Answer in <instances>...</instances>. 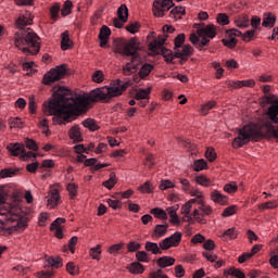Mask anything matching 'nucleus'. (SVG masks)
Wrapping results in <instances>:
<instances>
[{
  "label": "nucleus",
  "instance_id": "1",
  "mask_svg": "<svg viewBox=\"0 0 278 278\" xmlns=\"http://www.w3.org/2000/svg\"><path fill=\"white\" fill-rule=\"evenodd\" d=\"M129 88L128 83L115 80L110 87H102L92 90L88 96H73L66 87L56 86L53 88L52 99L42 104V112L46 116H54L53 123L66 125L73 121V112H86L91 103L98 101H110L113 97H121Z\"/></svg>",
  "mask_w": 278,
  "mask_h": 278
},
{
  "label": "nucleus",
  "instance_id": "2",
  "mask_svg": "<svg viewBox=\"0 0 278 278\" xmlns=\"http://www.w3.org/2000/svg\"><path fill=\"white\" fill-rule=\"evenodd\" d=\"M267 103L270 106L267 111L268 119H266L261 129L255 126L247 125L239 130V136L232 141L233 149H240L251 142H257L264 138V136H269L270 138H278V99L275 96H266Z\"/></svg>",
  "mask_w": 278,
  "mask_h": 278
},
{
  "label": "nucleus",
  "instance_id": "3",
  "mask_svg": "<svg viewBox=\"0 0 278 278\" xmlns=\"http://www.w3.org/2000/svg\"><path fill=\"white\" fill-rule=\"evenodd\" d=\"M31 13L26 12L21 14L15 21L17 29H20L14 35V45L20 51L25 55H36L40 51V37L31 29L26 28L27 25H31Z\"/></svg>",
  "mask_w": 278,
  "mask_h": 278
},
{
  "label": "nucleus",
  "instance_id": "4",
  "mask_svg": "<svg viewBox=\"0 0 278 278\" xmlns=\"http://www.w3.org/2000/svg\"><path fill=\"white\" fill-rule=\"evenodd\" d=\"M3 186H0V231H18L25 229L27 223L18 220V207L10 203H5V193Z\"/></svg>",
  "mask_w": 278,
  "mask_h": 278
},
{
  "label": "nucleus",
  "instance_id": "5",
  "mask_svg": "<svg viewBox=\"0 0 278 278\" xmlns=\"http://www.w3.org/2000/svg\"><path fill=\"white\" fill-rule=\"evenodd\" d=\"M117 53L130 58V62H127L123 66V75L129 76L138 72V66L142 64V56L138 53L140 51V45L136 39L125 40L119 39L116 41Z\"/></svg>",
  "mask_w": 278,
  "mask_h": 278
},
{
  "label": "nucleus",
  "instance_id": "6",
  "mask_svg": "<svg viewBox=\"0 0 278 278\" xmlns=\"http://www.w3.org/2000/svg\"><path fill=\"white\" fill-rule=\"evenodd\" d=\"M194 28L198 35L194 33L191 34L189 40L199 51H203V47L210 45V38H216V26H214V24L207 26H205V24H194Z\"/></svg>",
  "mask_w": 278,
  "mask_h": 278
},
{
  "label": "nucleus",
  "instance_id": "7",
  "mask_svg": "<svg viewBox=\"0 0 278 278\" xmlns=\"http://www.w3.org/2000/svg\"><path fill=\"white\" fill-rule=\"evenodd\" d=\"M181 236V232L176 231L170 237L163 239L159 245L155 242L148 241L146 243V251L152 253L153 255H162V251H168V249H172V247H179Z\"/></svg>",
  "mask_w": 278,
  "mask_h": 278
},
{
  "label": "nucleus",
  "instance_id": "8",
  "mask_svg": "<svg viewBox=\"0 0 278 278\" xmlns=\"http://www.w3.org/2000/svg\"><path fill=\"white\" fill-rule=\"evenodd\" d=\"M255 29L247 30L243 35L242 31L238 30L237 28H231L226 31L227 38L223 39L222 42L224 47H228V49H235L236 45H238V39L240 36L244 42H251L253 38H255Z\"/></svg>",
  "mask_w": 278,
  "mask_h": 278
},
{
  "label": "nucleus",
  "instance_id": "9",
  "mask_svg": "<svg viewBox=\"0 0 278 278\" xmlns=\"http://www.w3.org/2000/svg\"><path fill=\"white\" fill-rule=\"evenodd\" d=\"M7 149L14 157H18V155H21L20 157L23 162H29V160L34 162L36 157H38V154L34 152H26L25 144L23 143H10Z\"/></svg>",
  "mask_w": 278,
  "mask_h": 278
},
{
  "label": "nucleus",
  "instance_id": "10",
  "mask_svg": "<svg viewBox=\"0 0 278 278\" xmlns=\"http://www.w3.org/2000/svg\"><path fill=\"white\" fill-rule=\"evenodd\" d=\"M66 75V67L64 65L56 66L51 68L48 73L43 75L42 84L45 86H51L55 81H60Z\"/></svg>",
  "mask_w": 278,
  "mask_h": 278
},
{
  "label": "nucleus",
  "instance_id": "11",
  "mask_svg": "<svg viewBox=\"0 0 278 278\" xmlns=\"http://www.w3.org/2000/svg\"><path fill=\"white\" fill-rule=\"evenodd\" d=\"M166 42V36H159L157 39H154L149 43V51L151 53H154L155 55H160L162 53L163 55H173V52L170 50L164 49V43Z\"/></svg>",
  "mask_w": 278,
  "mask_h": 278
},
{
  "label": "nucleus",
  "instance_id": "12",
  "mask_svg": "<svg viewBox=\"0 0 278 278\" xmlns=\"http://www.w3.org/2000/svg\"><path fill=\"white\" fill-rule=\"evenodd\" d=\"M175 5L173 3V0H156L153 3V12L154 16H159V18H162L164 16V12H168Z\"/></svg>",
  "mask_w": 278,
  "mask_h": 278
},
{
  "label": "nucleus",
  "instance_id": "13",
  "mask_svg": "<svg viewBox=\"0 0 278 278\" xmlns=\"http://www.w3.org/2000/svg\"><path fill=\"white\" fill-rule=\"evenodd\" d=\"M193 51L194 49H192V46L187 43L185 46H181L180 48H176L175 55L186 62V60H188L190 55H192Z\"/></svg>",
  "mask_w": 278,
  "mask_h": 278
},
{
  "label": "nucleus",
  "instance_id": "14",
  "mask_svg": "<svg viewBox=\"0 0 278 278\" xmlns=\"http://www.w3.org/2000/svg\"><path fill=\"white\" fill-rule=\"evenodd\" d=\"M255 86V80L253 79H248V80H237V81H229L228 83V88H253Z\"/></svg>",
  "mask_w": 278,
  "mask_h": 278
},
{
  "label": "nucleus",
  "instance_id": "15",
  "mask_svg": "<svg viewBox=\"0 0 278 278\" xmlns=\"http://www.w3.org/2000/svg\"><path fill=\"white\" fill-rule=\"evenodd\" d=\"M68 136H70L71 140H73L75 142H84V137L81 136V128H79L78 125H74L70 129Z\"/></svg>",
  "mask_w": 278,
  "mask_h": 278
},
{
  "label": "nucleus",
  "instance_id": "16",
  "mask_svg": "<svg viewBox=\"0 0 278 278\" xmlns=\"http://www.w3.org/2000/svg\"><path fill=\"white\" fill-rule=\"evenodd\" d=\"M211 201L219 205H227V195L220 193L218 190H213L211 192Z\"/></svg>",
  "mask_w": 278,
  "mask_h": 278
},
{
  "label": "nucleus",
  "instance_id": "17",
  "mask_svg": "<svg viewBox=\"0 0 278 278\" xmlns=\"http://www.w3.org/2000/svg\"><path fill=\"white\" fill-rule=\"evenodd\" d=\"M275 23H277V16L275 14L265 13L263 15V22H262L263 27L273 28V27H275Z\"/></svg>",
  "mask_w": 278,
  "mask_h": 278
},
{
  "label": "nucleus",
  "instance_id": "18",
  "mask_svg": "<svg viewBox=\"0 0 278 278\" xmlns=\"http://www.w3.org/2000/svg\"><path fill=\"white\" fill-rule=\"evenodd\" d=\"M58 203H60V191L58 189H52L49 193L48 205L58 207Z\"/></svg>",
  "mask_w": 278,
  "mask_h": 278
},
{
  "label": "nucleus",
  "instance_id": "19",
  "mask_svg": "<svg viewBox=\"0 0 278 278\" xmlns=\"http://www.w3.org/2000/svg\"><path fill=\"white\" fill-rule=\"evenodd\" d=\"M168 232V224L156 225L154 228V232L152 233V238L159 239L164 238Z\"/></svg>",
  "mask_w": 278,
  "mask_h": 278
},
{
  "label": "nucleus",
  "instance_id": "20",
  "mask_svg": "<svg viewBox=\"0 0 278 278\" xmlns=\"http://www.w3.org/2000/svg\"><path fill=\"white\" fill-rule=\"evenodd\" d=\"M127 270H129L131 275H142V273H144V265L140 264V262H134L127 266Z\"/></svg>",
  "mask_w": 278,
  "mask_h": 278
},
{
  "label": "nucleus",
  "instance_id": "21",
  "mask_svg": "<svg viewBox=\"0 0 278 278\" xmlns=\"http://www.w3.org/2000/svg\"><path fill=\"white\" fill-rule=\"evenodd\" d=\"M224 277H237V278H247L242 270L237 269L236 267H230L229 269L224 270Z\"/></svg>",
  "mask_w": 278,
  "mask_h": 278
},
{
  "label": "nucleus",
  "instance_id": "22",
  "mask_svg": "<svg viewBox=\"0 0 278 278\" xmlns=\"http://www.w3.org/2000/svg\"><path fill=\"white\" fill-rule=\"evenodd\" d=\"M156 264L160 268H168V266H173L175 264V258L170 256H162L156 261Z\"/></svg>",
  "mask_w": 278,
  "mask_h": 278
},
{
  "label": "nucleus",
  "instance_id": "23",
  "mask_svg": "<svg viewBox=\"0 0 278 278\" xmlns=\"http://www.w3.org/2000/svg\"><path fill=\"white\" fill-rule=\"evenodd\" d=\"M151 71H153V65L150 63H144L139 70L140 79H146V77H149V75H151Z\"/></svg>",
  "mask_w": 278,
  "mask_h": 278
},
{
  "label": "nucleus",
  "instance_id": "24",
  "mask_svg": "<svg viewBox=\"0 0 278 278\" xmlns=\"http://www.w3.org/2000/svg\"><path fill=\"white\" fill-rule=\"evenodd\" d=\"M61 49L63 51H68L73 47V41H71V38L68 37L67 33H63L61 36Z\"/></svg>",
  "mask_w": 278,
  "mask_h": 278
},
{
  "label": "nucleus",
  "instance_id": "25",
  "mask_svg": "<svg viewBox=\"0 0 278 278\" xmlns=\"http://www.w3.org/2000/svg\"><path fill=\"white\" fill-rule=\"evenodd\" d=\"M117 16L121 18V21H128L129 18V9H127V5L122 4L117 9Z\"/></svg>",
  "mask_w": 278,
  "mask_h": 278
},
{
  "label": "nucleus",
  "instance_id": "26",
  "mask_svg": "<svg viewBox=\"0 0 278 278\" xmlns=\"http://www.w3.org/2000/svg\"><path fill=\"white\" fill-rule=\"evenodd\" d=\"M167 214L170 216V223L173 225H179V216L177 215V207L170 206L167 207Z\"/></svg>",
  "mask_w": 278,
  "mask_h": 278
},
{
  "label": "nucleus",
  "instance_id": "27",
  "mask_svg": "<svg viewBox=\"0 0 278 278\" xmlns=\"http://www.w3.org/2000/svg\"><path fill=\"white\" fill-rule=\"evenodd\" d=\"M149 94H151V88H148V89H139V90H137V92H136L135 99H136L137 101H140V100H148V99H149Z\"/></svg>",
  "mask_w": 278,
  "mask_h": 278
},
{
  "label": "nucleus",
  "instance_id": "28",
  "mask_svg": "<svg viewBox=\"0 0 278 278\" xmlns=\"http://www.w3.org/2000/svg\"><path fill=\"white\" fill-rule=\"evenodd\" d=\"M47 264L45 265L46 268L47 266H50L51 268H61L62 266V260L60 257H49L47 261Z\"/></svg>",
  "mask_w": 278,
  "mask_h": 278
},
{
  "label": "nucleus",
  "instance_id": "29",
  "mask_svg": "<svg viewBox=\"0 0 278 278\" xmlns=\"http://www.w3.org/2000/svg\"><path fill=\"white\" fill-rule=\"evenodd\" d=\"M83 125L87 129H89V131H97V129H99V125L97 124V121H94L93 118H87L83 121Z\"/></svg>",
  "mask_w": 278,
  "mask_h": 278
},
{
  "label": "nucleus",
  "instance_id": "30",
  "mask_svg": "<svg viewBox=\"0 0 278 278\" xmlns=\"http://www.w3.org/2000/svg\"><path fill=\"white\" fill-rule=\"evenodd\" d=\"M151 214H153L155 218H160L161 220H166L168 218V214H166V211L160 207L152 208Z\"/></svg>",
  "mask_w": 278,
  "mask_h": 278
},
{
  "label": "nucleus",
  "instance_id": "31",
  "mask_svg": "<svg viewBox=\"0 0 278 278\" xmlns=\"http://www.w3.org/2000/svg\"><path fill=\"white\" fill-rule=\"evenodd\" d=\"M224 240H236L238 238V231L236 227L227 229L223 235Z\"/></svg>",
  "mask_w": 278,
  "mask_h": 278
},
{
  "label": "nucleus",
  "instance_id": "32",
  "mask_svg": "<svg viewBox=\"0 0 278 278\" xmlns=\"http://www.w3.org/2000/svg\"><path fill=\"white\" fill-rule=\"evenodd\" d=\"M110 36H112V30L106 25H103L100 29L99 39L100 40H104V39L110 40Z\"/></svg>",
  "mask_w": 278,
  "mask_h": 278
},
{
  "label": "nucleus",
  "instance_id": "33",
  "mask_svg": "<svg viewBox=\"0 0 278 278\" xmlns=\"http://www.w3.org/2000/svg\"><path fill=\"white\" fill-rule=\"evenodd\" d=\"M235 23H236V26L239 27V29H247L251 25L249 17H240L239 20H236Z\"/></svg>",
  "mask_w": 278,
  "mask_h": 278
},
{
  "label": "nucleus",
  "instance_id": "34",
  "mask_svg": "<svg viewBox=\"0 0 278 278\" xmlns=\"http://www.w3.org/2000/svg\"><path fill=\"white\" fill-rule=\"evenodd\" d=\"M198 205H200L199 210L202 211V216H210L214 212L212 206L205 204L204 200H202V203H198Z\"/></svg>",
  "mask_w": 278,
  "mask_h": 278
},
{
  "label": "nucleus",
  "instance_id": "35",
  "mask_svg": "<svg viewBox=\"0 0 278 278\" xmlns=\"http://www.w3.org/2000/svg\"><path fill=\"white\" fill-rule=\"evenodd\" d=\"M104 188H108V190H112L114 186H116V174L111 173L110 178L103 182Z\"/></svg>",
  "mask_w": 278,
  "mask_h": 278
},
{
  "label": "nucleus",
  "instance_id": "36",
  "mask_svg": "<svg viewBox=\"0 0 278 278\" xmlns=\"http://www.w3.org/2000/svg\"><path fill=\"white\" fill-rule=\"evenodd\" d=\"M195 181L199 184V186H203L204 188L212 186V180L203 175L197 176Z\"/></svg>",
  "mask_w": 278,
  "mask_h": 278
},
{
  "label": "nucleus",
  "instance_id": "37",
  "mask_svg": "<svg viewBox=\"0 0 278 278\" xmlns=\"http://www.w3.org/2000/svg\"><path fill=\"white\" fill-rule=\"evenodd\" d=\"M275 207H278V201L274 200V201H269L266 203H262L258 205L260 210H275Z\"/></svg>",
  "mask_w": 278,
  "mask_h": 278
},
{
  "label": "nucleus",
  "instance_id": "38",
  "mask_svg": "<svg viewBox=\"0 0 278 278\" xmlns=\"http://www.w3.org/2000/svg\"><path fill=\"white\" fill-rule=\"evenodd\" d=\"M18 173V169H12V168H4L0 172V176L2 179H5L8 177H14Z\"/></svg>",
  "mask_w": 278,
  "mask_h": 278
},
{
  "label": "nucleus",
  "instance_id": "39",
  "mask_svg": "<svg viewBox=\"0 0 278 278\" xmlns=\"http://www.w3.org/2000/svg\"><path fill=\"white\" fill-rule=\"evenodd\" d=\"M206 167H207V162H205V160L203 159L194 161L193 163V168L197 173H199L200 170H203Z\"/></svg>",
  "mask_w": 278,
  "mask_h": 278
},
{
  "label": "nucleus",
  "instance_id": "40",
  "mask_svg": "<svg viewBox=\"0 0 278 278\" xmlns=\"http://www.w3.org/2000/svg\"><path fill=\"white\" fill-rule=\"evenodd\" d=\"M123 247H125V243H117V244H113L109 248L108 252L111 255H118V253L121 252V250L123 249Z\"/></svg>",
  "mask_w": 278,
  "mask_h": 278
},
{
  "label": "nucleus",
  "instance_id": "41",
  "mask_svg": "<svg viewBox=\"0 0 278 278\" xmlns=\"http://www.w3.org/2000/svg\"><path fill=\"white\" fill-rule=\"evenodd\" d=\"M224 191L228 192V194H233V192L238 191V185L235 181L226 184L224 186Z\"/></svg>",
  "mask_w": 278,
  "mask_h": 278
},
{
  "label": "nucleus",
  "instance_id": "42",
  "mask_svg": "<svg viewBox=\"0 0 278 278\" xmlns=\"http://www.w3.org/2000/svg\"><path fill=\"white\" fill-rule=\"evenodd\" d=\"M9 127H10V129H14L15 127L21 129V127H23V122L18 117H15V118L11 117L9 119Z\"/></svg>",
  "mask_w": 278,
  "mask_h": 278
},
{
  "label": "nucleus",
  "instance_id": "43",
  "mask_svg": "<svg viewBox=\"0 0 278 278\" xmlns=\"http://www.w3.org/2000/svg\"><path fill=\"white\" fill-rule=\"evenodd\" d=\"M72 9H73V2H71L70 0L65 1L61 10L62 16H68V14H71Z\"/></svg>",
  "mask_w": 278,
  "mask_h": 278
},
{
  "label": "nucleus",
  "instance_id": "44",
  "mask_svg": "<svg viewBox=\"0 0 278 278\" xmlns=\"http://www.w3.org/2000/svg\"><path fill=\"white\" fill-rule=\"evenodd\" d=\"M89 255L92 257V260H99L101 255V244H98L96 248H91Z\"/></svg>",
  "mask_w": 278,
  "mask_h": 278
},
{
  "label": "nucleus",
  "instance_id": "45",
  "mask_svg": "<svg viewBox=\"0 0 278 278\" xmlns=\"http://www.w3.org/2000/svg\"><path fill=\"white\" fill-rule=\"evenodd\" d=\"M189 194H191V197H195L198 198V203H203V191L199 190V189H189Z\"/></svg>",
  "mask_w": 278,
  "mask_h": 278
},
{
  "label": "nucleus",
  "instance_id": "46",
  "mask_svg": "<svg viewBox=\"0 0 278 278\" xmlns=\"http://www.w3.org/2000/svg\"><path fill=\"white\" fill-rule=\"evenodd\" d=\"M184 42H186V34H179L175 38V48L174 49H179L180 47L184 46Z\"/></svg>",
  "mask_w": 278,
  "mask_h": 278
},
{
  "label": "nucleus",
  "instance_id": "47",
  "mask_svg": "<svg viewBox=\"0 0 278 278\" xmlns=\"http://www.w3.org/2000/svg\"><path fill=\"white\" fill-rule=\"evenodd\" d=\"M50 14L52 21H58V16L60 15V4H54L50 9Z\"/></svg>",
  "mask_w": 278,
  "mask_h": 278
},
{
  "label": "nucleus",
  "instance_id": "48",
  "mask_svg": "<svg viewBox=\"0 0 278 278\" xmlns=\"http://www.w3.org/2000/svg\"><path fill=\"white\" fill-rule=\"evenodd\" d=\"M217 23L219 25H229V15H227L225 13H219L217 15Z\"/></svg>",
  "mask_w": 278,
  "mask_h": 278
},
{
  "label": "nucleus",
  "instance_id": "49",
  "mask_svg": "<svg viewBox=\"0 0 278 278\" xmlns=\"http://www.w3.org/2000/svg\"><path fill=\"white\" fill-rule=\"evenodd\" d=\"M148 278H168V275L164 274L162 269H157L155 271H151Z\"/></svg>",
  "mask_w": 278,
  "mask_h": 278
},
{
  "label": "nucleus",
  "instance_id": "50",
  "mask_svg": "<svg viewBox=\"0 0 278 278\" xmlns=\"http://www.w3.org/2000/svg\"><path fill=\"white\" fill-rule=\"evenodd\" d=\"M233 214H236V205H231V206H228L224 210L222 216L224 218H227L229 216H233Z\"/></svg>",
  "mask_w": 278,
  "mask_h": 278
},
{
  "label": "nucleus",
  "instance_id": "51",
  "mask_svg": "<svg viewBox=\"0 0 278 278\" xmlns=\"http://www.w3.org/2000/svg\"><path fill=\"white\" fill-rule=\"evenodd\" d=\"M136 257L138 262H143V263L149 262V254H147V252L144 251L137 252Z\"/></svg>",
  "mask_w": 278,
  "mask_h": 278
},
{
  "label": "nucleus",
  "instance_id": "52",
  "mask_svg": "<svg viewBox=\"0 0 278 278\" xmlns=\"http://www.w3.org/2000/svg\"><path fill=\"white\" fill-rule=\"evenodd\" d=\"M205 157L208 160V162H214L216 160V152L213 148H207L205 152Z\"/></svg>",
  "mask_w": 278,
  "mask_h": 278
},
{
  "label": "nucleus",
  "instance_id": "53",
  "mask_svg": "<svg viewBox=\"0 0 278 278\" xmlns=\"http://www.w3.org/2000/svg\"><path fill=\"white\" fill-rule=\"evenodd\" d=\"M26 149L30 151H38V144L34 141V139H25Z\"/></svg>",
  "mask_w": 278,
  "mask_h": 278
},
{
  "label": "nucleus",
  "instance_id": "54",
  "mask_svg": "<svg viewBox=\"0 0 278 278\" xmlns=\"http://www.w3.org/2000/svg\"><path fill=\"white\" fill-rule=\"evenodd\" d=\"M192 244H203L205 242V237L201 233H197L191 239Z\"/></svg>",
  "mask_w": 278,
  "mask_h": 278
},
{
  "label": "nucleus",
  "instance_id": "55",
  "mask_svg": "<svg viewBox=\"0 0 278 278\" xmlns=\"http://www.w3.org/2000/svg\"><path fill=\"white\" fill-rule=\"evenodd\" d=\"M213 108H216V102L208 101L206 104L202 105V114H207L208 110H213Z\"/></svg>",
  "mask_w": 278,
  "mask_h": 278
},
{
  "label": "nucleus",
  "instance_id": "56",
  "mask_svg": "<svg viewBox=\"0 0 278 278\" xmlns=\"http://www.w3.org/2000/svg\"><path fill=\"white\" fill-rule=\"evenodd\" d=\"M251 25L253 29H260V25H262V18H260V16L256 15L252 16Z\"/></svg>",
  "mask_w": 278,
  "mask_h": 278
},
{
  "label": "nucleus",
  "instance_id": "57",
  "mask_svg": "<svg viewBox=\"0 0 278 278\" xmlns=\"http://www.w3.org/2000/svg\"><path fill=\"white\" fill-rule=\"evenodd\" d=\"M140 243L136 242V241H130L127 244V249L129 251V253H134L135 251H138L140 249Z\"/></svg>",
  "mask_w": 278,
  "mask_h": 278
},
{
  "label": "nucleus",
  "instance_id": "58",
  "mask_svg": "<svg viewBox=\"0 0 278 278\" xmlns=\"http://www.w3.org/2000/svg\"><path fill=\"white\" fill-rule=\"evenodd\" d=\"M53 275V270H41L37 273V277L39 278H51Z\"/></svg>",
  "mask_w": 278,
  "mask_h": 278
},
{
  "label": "nucleus",
  "instance_id": "59",
  "mask_svg": "<svg viewBox=\"0 0 278 278\" xmlns=\"http://www.w3.org/2000/svg\"><path fill=\"white\" fill-rule=\"evenodd\" d=\"M175 276L178 278H181L186 275V269H184V266L177 265L175 268Z\"/></svg>",
  "mask_w": 278,
  "mask_h": 278
},
{
  "label": "nucleus",
  "instance_id": "60",
  "mask_svg": "<svg viewBox=\"0 0 278 278\" xmlns=\"http://www.w3.org/2000/svg\"><path fill=\"white\" fill-rule=\"evenodd\" d=\"M39 166H40V163L34 162V163H30V164L26 165V170L28 173H36V170H38Z\"/></svg>",
  "mask_w": 278,
  "mask_h": 278
},
{
  "label": "nucleus",
  "instance_id": "61",
  "mask_svg": "<svg viewBox=\"0 0 278 278\" xmlns=\"http://www.w3.org/2000/svg\"><path fill=\"white\" fill-rule=\"evenodd\" d=\"M126 29L130 34H137L138 29H140V25H138V23H131V24L126 26Z\"/></svg>",
  "mask_w": 278,
  "mask_h": 278
},
{
  "label": "nucleus",
  "instance_id": "62",
  "mask_svg": "<svg viewBox=\"0 0 278 278\" xmlns=\"http://www.w3.org/2000/svg\"><path fill=\"white\" fill-rule=\"evenodd\" d=\"M225 66L228 67L229 71H231V68H238L239 64L238 61L230 59L225 62Z\"/></svg>",
  "mask_w": 278,
  "mask_h": 278
},
{
  "label": "nucleus",
  "instance_id": "63",
  "mask_svg": "<svg viewBox=\"0 0 278 278\" xmlns=\"http://www.w3.org/2000/svg\"><path fill=\"white\" fill-rule=\"evenodd\" d=\"M92 79H93V81H96V84H101V81H103V72L97 71L92 75Z\"/></svg>",
  "mask_w": 278,
  "mask_h": 278
},
{
  "label": "nucleus",
  "instance_id": "64",
  "mask_svg": "<svg viewBox=\"0 0 278 278\" xmlns=\"http://www.w3.org/2000/svg\"><path fill=\"white\" fill-rule=\"evenodd\" d=\"M175 185L170 180H162L160 185V190H168V188H173Z\"/></svg>",
  "mask_w": 278,
  "mask_h": 278
}]
</instances>
